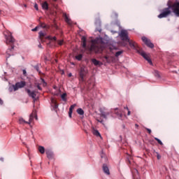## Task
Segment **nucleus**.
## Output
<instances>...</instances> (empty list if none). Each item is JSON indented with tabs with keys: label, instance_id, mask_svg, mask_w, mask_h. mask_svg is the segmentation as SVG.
Here are the masks:
<instances>
[{
	"label": "nucleus",
	"instance_id": "obj_2",
	"mask_svg": "<svg viewBox=\"0 0 179 179\" xmlns=\"http://www.w3.org/2000/svg\"><path fill=\"white\" fill-rule=\"evenodd\" d=\"M119 36L121 40H122L123 41H127V43H129L131 48H136V43L129 40V38L128 37V31L127 30H122Z\"/></svg>",
	"mask_w": 179,
	"mask_h": 179
},
{
	"label": "nucleus",
	"instance_id": "obj_39",
	"mask_svg": "<svg viewBox=\"0 0 179 179\" xmlns=\"http://www.w3.org/2000/svg\"><path fill=\"white\" fill-rule=\"evenodd\" d=\"M36 87L38 89V90H42L41 87H40V84H38Z\"/></svg>",
	"mask_w": 179,
	"mask_h": 179
},
{
	"label": "nucleus",
	"instance_id": "obj_24",
	"mask_svg": "<svg viewBox=\"0 0 179 179\" xmlns=\"http://www.w3.org/2000/svg\"><path fill=\"white\" fill-rule=\"evenodd\" d=\"M77 113H78V114H79V115H84V114H85V111H83V109H82L80 108L77 109Z\"/></svg>",
	"mask_w": 179,
	"mask_h": 179
},
{
	"label": "nucleus",
	"instance_id": "obj_18",
	"mask_svg": "<svg viewBox=\"0 0 179 179\" xmlns=\"http://www.w3.org/2000/svg\"><path fill=\"white\" fill-rule=\"evenodd\" d=\"M42 8H43L44 10H48V3H47V1H44V2L42 3Z\"/></svg>",
	"mask_w": 179,
	"mask_h": 179
},
{
	"label": "nucleus",
	"instance_id": "obj_46",
	"mask_svg": "<svg viewBox=\"0 0 179 179\" xmlns=\"http://www.w3.org/2000/svg\"><path fill=\"white\" fill-rule=\"evenodd\" d=\"M98 122H101V124H103V120H97Z\"/></svg>",
	"mask_w": 179,
	"mask_h": 179
},
{
	"label": "nucleus",
	"instance_id": "obj_23",
	"mask_svg": "<svg viewBox=\"0 0 179 179\" xmlns=\"http://www.w3.org/2000/svg\"><path fill=\"white\" fill-rule=\"evenodd\" d=\"M44 37H45V33H44L43 31H40L39 32V38H40L41 41H43V38H44Z\"/></svg>",
	"mask_w": 179,
	"mask_h": 179
},
{
	"label": "nucleus",
	"instance_id": "obj_37",
	"mask_svg": "<svg viewBox=\"0 0 179 179\" xmlns=\"http://www.w3.org/2000/svg\"><path fill=\"white\" fill-rule=\"evenodd\" d=\"M43 83V86H47V83L44 80V79H41Z\"/></svg>",
	"mask_w": 179,
	"mask_h": 179
},
{
	"label": "nucleus",
	"instance_id": "obj_30",
	"mask_svg": "<svg viewBox=\"0 0 179 179\" xmlns=\"http://www.w3.org/2000/svg\"><path fill=\"white\" fill-rule=\"evenodd\" d=\"M8 90H9V92H13V90L15 91V85H13V86L10 87L8 88Z\"/></svg>",
	"mask_w": 179,
	"mask_h": 179
},
{
	"label": "nucleus",
	"instance_id": "obj_49",
	"mask_svg": "<svg viewBox=\"0 0 179 179\" xmlns=\"http://www.w3.org/2000/svg\"><path fill=\"white\" fill-rule=\"evenodd\" d=\"M69 78H71V76H72V73H70L69 74Z\"/></svg>",
	"mask_w": 179,
	"mask_h": 179
},
{
	"label": "nucleus",
	"instance_id": "obj_55",
	"mask_svg": "<svg viewBox=\"0 0 179 179\" xmlns=\"http://www.w3.org/2000/svg\"><path fill=\"white\" fill-rule=\"evenodd\" d=\"M115 110H118V108H115Z\"/></svg>",
	"mask_w": 179,
	"mask_h": 179
},
{
	"label": "nucleus",
	"instance_id": "obj_25",
	"mask_svg": "<svg viewBox=\"0 0 179 179\" xmlns=\"http://www.w3.org/2000/svg\"><path fill=\"white\" fill-rule=\"evenodd\" d=\"M83 58V55L82 54H80L76 56V59H77V61H82Z\"/></svg>",
	"mask_w": 179,
	"mask_h": 179
},
{
	"label": "nucleus",
	"instance_id": "obj_44",
	"mask_svg": "<svg viewBox=\"0 0 179 179\" xmlns=\"http://www.w3.org/2000/svg\"><path fill=\"white\" fill-rule=\"evenodd\" d=\"M35 69H36L37 72H38V66H35Z\"/></svg>",
	"mask_w": 179,
	"mask_h": 179
},
{
	"label": "nucleus",
	"instance_id": "obj_7",
	"mask_svg": "<svg viewBox=\"0 0 179 179\" xmlns=\"http://www.w3.org/2000/svg\"><path fill=\"white\" fill-rule=\"evenodd\" d=\"M141 40L142 41H143V43H145L147 47H149L150 48H153L155 47V45L152 43L150 40L146 38L145 36H143L141 38Z\"/></svg>",
	"mask_w": 179,
	"mask_h": 179
},
{
	"label": "nucleus",
	"instance_id": "obj_29",
	"mask_svg": "<svg viewBox=\"0 0 179 179\" xmlns=\"http://www.w3.org/2000/svg\"><path fill=\"white\" fill-rule=\"evenodd\" d=\"M155 140L157 141V142L159 144V145H163V142H162V141L160 139H159L158 138H155Z\"/></svg>",
	"mask_w": 179,
	"mask_h": 179
},
{
	"label": "nucleus",
	"instance_id": "obj_15",
	"mask_svg": "<svg viewBox=\"0 0 179 179\" xmlns=\"http://www.w3.org/2000/svg\"><path fill=\"white\" fill-rule=\"evenodd\" d=\"M101 117H103V118H104L105 120H107V115H110V113L107 112H104V111H101Z\"/></svg>",
	"mask_w": 179,
	"mask_h": 179
},
{
	"label": "nucleus",
	"instance_id": "obj_48",
	"mask_svg": "<svg viewBox=\"0 0 179 179\" xmlns=\"http://www.w3.org/2000/svg\"><path fill=\"white\" fill-rule=\"evenodd\" d=\"M120 119H121V118H122V114H120V117H119Z\"/></svg>",
	"mask_w": 179,
	"mask_h": 179
},
{
	"label": "nucleus",
	"instance_id": "obj_20",
	"mask_svg": "<svg viewBox=\"0 0 179 179\" xmlns=\"http://www.w3.org/2000/svg\"><path fill=\"white\" fill-rule=\"evenodd\" d=\"M47 40H50V41H57V37L55 36H48L45 37Z\"/></svg>",
	"mask_w": 179,
	"mask_h": 179
},
{
	"label": "nucleus",
	"instance_id": "obj_28",
	"mask_svg": "<svg viewBox=\"0 0 179 179\" xmlns=\"http://www.w3.org/2000/svg\"><path fill=\"white\" fill-rule=\"evenodd\" d=\"M76 107V103L71 105L69 108V111L73 112V108H75Z\"/></svg>",
	"mask_w": 179,
	"mask_h": 179
},
{
	"label": "nucleus",
	"instance_id": "obj_54",
	"mask_svg": "<svg viewBox=\"0 0 179 179\" xmlns=\"http://www.w3.org/2000/svg\"><path fill=\"white\" fill-rule=\"evenodd\" d=\"M136 127H138V124H136Z\"/></svg>",
	"mask_w": 179,
	"mask_h": 179
},
{
	"label": "nucleus",
	"instance_id": "obj_36",
	"mask_svg": "<svg viewBox=\"0 0 179 179\" xmlns=\"http://www.w3.org/2000/svg\"><path fill=\"white\" fill-rule=\"evenodd\" d=\"M157 157L158 160H160V159H162V156H160L158 152H157Z\"/></svg>",
	"mask_w": 179,
	"mask_h": 179
},
{
	"label": "nucleus",
	"instance_id": "obj_56",
	"mask_svg": "<svg viewBox=\"0 0 179 179\" xmlns=\"http://www.w3.org/2000/svg\"><path fill=\"white\" fill-rule=\"evenodd\" d=\"M1 10H0V14H1Z\"/></svg>",
	"mask_w": 179,
	"mask_h": 179
},
{
	"label": "nucleus",
	"instance_id": "obj_14",
	"mask_svg": "<svg viewBox=\"0 0 179 179\" xmlns=\"http://www.w3.org/2000/svg\"><path fill=\"white\" fill-rule=\"evenodd\" d=\"M64 20L66 22L68 23V24H69V26H72V24H73V22H72V20L68 17V15H66V13L64 14Z\"/></svg>",
	"mask_w": 179,
	"mask_h": 179
},
{
	"label": "nucleus",
	"instance_id": "obj_10",
	"mask_svg": "<svg viewBox=\"0 0 179 179\" xmlns=\"http://www.w3.org/2000/svg\"><path fill=\"white\" fill-rule=\"evenodd\" d=\"M51 101V107H52V110L54 111H57V108H58V103H57V100H55L54 98L50 99Z\"/></svg>",
	"mask_w": 179,
	"mask_h": 179
},
{
	"label": "nucleus",
	"instance_id": "obj_11",
	"mask_svg": "<svg viewBox=\"0 0 179 179\" xmlns=\"http://www.w3.org/2000/svg\"><path fill=\"white\" fill-rule=\"evenodd\" d=\"M86 73H87L86 69H85L84 67H81L79 73L81 80H83V79L85 78V76H86Z\"/></svg>",
	"mask_w": 179,
	"mask_h": 179
},
{
	"label": "nucleus",
	"instance_id": "obj_57",
	"mask_svg": "<svg viewBox=\"0 0 179 179\" xmlns=\"http://www.w3.org/2000/svg\"><path fill=\"white\" fill-rule=\"evenodd\" d=\"M54 1H57V0H54Z\"/></svg>",
	"mask_w": 179,
	"mask_h": 179
},
{
	"label": "nucleus",
	"instance_id": "obj_34",
	"mask_svg": "<svg viewBox=\"0 0 179 179\" xmlns=\"http://www.w3.org/2000/svg\"><path fill=\"white\" fill-rule=\"evenodd\" d=\"M34 8H35L36 10H38V5L37 4V3H35Z\"/></svg>",
	"mask_w": 179,
	"mask_h": 179
},
{
	"label": "nucleus",
	"instance_id": "obj_9",
	"mask_svg": "<svg viewBox=\"0 0 179 179\" xmlns=\"http://www.w3.org/2000/svg\"><path fill=\"white\" fill-rule=\"evenodd\" d=\"M172 8H173V13H175L176 16L179 17V2L175 3L173 5Z\"/></svg>",
	"mask_w": 179,
	"mask_h": 179
},
{
	"label": "nucleus",
	"instance_id": "obj_52",
	"mask_svg": "<svg viewBox=\"0 0 179 179\" xmlns=\"http://www.w3.org/2000/svg\"><path fill=\"white\" fill-rule=\"evenodd\" d=\"M135 171H136V173H138V170L135 169Z\"/></svg>",
	"mask_w": 179,
	"mask_h": 179
},
{
	"label": "nucleus",
	"instance_id": "obj_47",
	"mask_svg": "<svg viewBox=\"0 0 179 179\" xmlns=\"http://www.w3.org/2000/svg\"><path fill=\"white\" fill-rule=\"evenodd\" d=\"M38 48H43V46L41 45V44H39V45H38Z\"/></svg>",
	"mask_w": 179,
	"mask_h": 179
},
{
	"label": "nucleus",
	"instance_id": "obj_6",
	"mask_svg": "<svg viewBox=\"0 0 179 179\" xmlns=\"http://www.w3.org/2000/svg\"><path fill=\"white\" fill-rule=\"evenodd\" d=\"M138 54L144 59L148 61L150 65H152L153 63L152 62V60L150 59V57H149V55L146 54V52L142 51V50H138Z\"/></svg>",
	"mask_w": 179,
	"mask_h": 179
},
{
	"label": "nucleus",
	"instance_id": "obj_42",
	"mask_svg": "<svg viewBox=\"0 0 179 179\" xmlns=\"http://www.w3.org/2000/svg\"><path fill=\"white\" fill-rule=\"evenodd\" d=\"M146 129H147L148 134H152V130L150 129L146 128Z\"/></svg>",
	"mask_w": 179,
	"mask_h": 179
},
{
	"label": "nucleus",
	"instance_id": "obj_35",
	"mask_svg": "<svg viewBox=\"0 0 179 179\" xmlns=\"http://www.w3.org/2000/svg\"><path fill=\"white\" fill-rule=\"evenodd\" d=\"M72 113H73V112H72V111H71V110L69 111V117L70 118H72Z\"/></svg>",
	"mask_w": 179,
	"mask_h": 179
},
{
	"label": "nucleus",
	"instance_id": "obj_51",
	"mask_svg": "<svg viewBox=\"0 0 179 179\" xmlns=\"http://www.w3.org/2000/svg\"><path fill=\"white\" fill-rule=\"evenodd\" d=\"M27 6L26 4H24V8H27Z\"/></svg>",
	"mask_w": 179,
	"mask_h": 179
},
{
	"label": "nucleus",
	"instance_id": "obj_12",
	"mask_svg": "<svg viewBox=\"0 0 179 179\" xmlns=\"http://www.w3.org/2000/svg\"><path fill=\"white\" fill-rule=\"evenodd\" d=\"M26 92H27L28 96H29V97H32V99L34 100H36V91H31L29 89H26Z\"/></svg>",
	"mask_w": 179,
	"mask_h": 179
},
{
	"label": "nucleus",
	"instance_id": "obj_45",
	"mask_svg": "<svg viewBox=\"0 0 179 179\" xmlns=\"http://www.w3.org/2000/svg\"><path fill=\"white\" fill-rule=\"evenodd\" d=\"M22 72H23V75H26L27 73L26 70H23Z\"/></svg>",
	"mask_w": 179,
	"mask_h": 179
},
{
	"label": "nucleus",
	"instance_id": "obj_21",
	"mask_svg": "<svg viewBox=\"0 0 179 179\" xmlns=\"http://www.w3.org/2000/svg\"><path fill=\"white\" fill-rule=\"evenodd\" d=\"M81 41L83 43V48H86V38H85V36H82Z\"/></svg>",
	"mask_w": 179,
	"mask_h": 179
},
{
	"label": "nucleus",
	"instance_id": "obj_43",
	"mask_svg": "<svg viewBox=\"0 0 179 179\" xmlns=\"http://www.w3.org/2000/svg\"><path fill=\"white\" fill-rule=\"evenodd\" d=\"M2 104H3V101L0 99V106H2Z\"/></svg>",
	"mask_w": 179,
	"mask_h": 179
},
{
	"label": "nucleus",
	"instance_id": "obj_5",
	"mask_svg": "<svg viewBox=\"0 0 179 179\" xmlns=\"http://www.w3.org/2000/svg\"><path fill=\"white\" fill-rule=\"evenodd\" d=\"M171 15V8L170 7L165 8L162 10V12L158 15L159 19H163V17H167Z\"/></svg>",
	"mask_w": 179,
	"mask_h": 179
},
{
	"label": "nucleus",
	"instance_id": "obj_31",
	"mask_svg": "<svg viewBox=\"0 0 179 179\" xmlns=\"http://www.w3.org/2000/svg\"><path fill=\"white\" fill-rule=\"evenodd\" d=\"M154 73H155V76L159 78V71H158L155 70L154 71Z\"/></svg>",
	"mask_w": 179,
	"mask_h": 179
},
{
	"label": "nucleus",
	"instance_id": "obj_4",
	"mask_svg": "<svg viewBox=\"0 0 179 179\" xmlns=\"http://www.w3.org/2000/svg\"><path fill=\"white\" fill-rule=\"evenodd\" d=\"M38 120V117H37V111L36 110H34L31 113V114L29 115V122H27L23 119L22 117H20L18 120V123L20 124L21 125H24V124H31L33 122V120Z\"/></svg>",
	"mask_w": 179,
	"mask_h": 179
},
{
	"label": "nucleus",
	"instance_id": "obj_13",
	"mask_svg": "<svg viewBox=\"0 0 179 179\" xmlns=\"http://www.w3.org/2000/svg\"><path fill=\"white\" fill-rule=\"evenodd\" d=\"M103 171L106 176H110V169H108V166H107V164H103L102 166Z\"/></svg>",
	"mask_w": 179,
	"mask_h": 179
},
{
	"label": "nucleus",
	"instance_id": "obj_1",
	"mask_svg": "<svg viewBox=\"0 0 179 179\" xmlns=\"http://www.w3.org/2000/svg\"><path fill=\"white\" fill-rule=\"evenodd\" d=\"M4 36L6 44H9L10 45H11L10 48L8 49L6 52V54H8L9 57H10V55H12V52L13 51L14 48L13 44H15L16 40L15 39V38H13V36H12V32L9 31H6L4 33Z\"/></svg>",
	"mask_w": 179,
	"mask_h": 179
},
{
	"label": "nucleus",
	"instance_id": "obj_26",
	"mask_svg": "<svg viewBox=\"0 0 179 179\" xmlns=\"http://www.w3.org/2000/svg\"><path fill=\"white\" fill-rule=\"evenodd\" d=\"M61 97H62V99L63 101H66V93L62 94Z\"/></svg>",
	"mask_w": 179,
	"mask_h": 179
},
{
	"label": "nucleus",
	"instance_id": "obj_17",
	"mask_svg": "<svg viewBox=\"0 0 179 179\" xmlns=\"http://www.w3.org/2000/svg\"><path fill=\"white\" fill-rule=\"evenodd\" d=\"M92 64L95 65V66H97V65H102V64L100 62V61L96 59H92Z\"/></svg>",
	"mask_w": 179,
	"mask_h": 179
},
{
	"label": "nucleus",
	"instance_id": "obj_27",
	"mask_svg": "<svg viewBox=\"0 0 179 179\" xmlns=\"http://www.w3.org/2000/svg\"><path fill=\"white\" fill-rule=\"evenodd\" d=\"M124 52V51H122V50H120V51H118V52H116V53H115V57H120V55H121V54H122Z\"/></svg>",
	"mask_w": 179,
	"mask_h": 179
},
{
	"label": "nucleus",
	"instance_id": "obj_53",
	"mask_svg": "<svg viewBox=\"0 0 179 179\" xmlns=\"http://www.w3.org/2000/svg\"><path fill=\"white\" fill-rule=\"evenodd\" d=\"M71 64H72V65H74V64H73V63H71Z\"/></svg>",
	"mask_w": 179,
	"mask_h": 179
},
{
	"label": "nucleus",
	"instance_id": "obj_50",
	"mask_svg": "<svg viewBox=\"0 0 179 179\" xmlns=\"http://www.w3.org/2000/svg\"><path fill=\"white\" fill-rule=\"evenodd\" d=\"M0 160H1V162H3V158H1Z\"/></svg>",
	"mask_w": 179,
	"mask_h": 179
},
{
	"label": "nucleus",
	"instance_id": "obj_19",
	"mask_svg": "<svg viewBox=\"0 0 179 179\" xmlns=\"http://www.w3.org/2000/svg\"><path fill=\"white\" fill-rule=\"evenodd\" d=\"M46 155H47V157H48L49 159H52L54 156V153H52V152H51L50 150H47Z\"/></svg>",
	"mask_w": 179,
	"mask_h": 179
},
{
	"label": "nucleus",
	"instance_id": "obj_33",
	"mask_svg": "<svg viewBox=\"0 0 179 179\" xmlns=\"http://www.w3.org/2000/svg\"><path fill=\"white\" fill-rule=\"evenodd\" d=\"M58 44L59 45H62L64 44V41L62 40L58 41Z\"/></svg>",
	"mask_w": 179,
	"mask_h": 179
},
{
	"label": "nucleus",
	"instance_id": "obj_3",
	"mask_svg": "<svg viewBox=\"0 0 179 179\" xmlns=\"http://www.w3.org/2000/svg\"><path fill=\"white\" fill-rule=\"evenodd\" d=\"M95 43L96 45H92L90 47V51H92V50H94V47H97V48L100 50V51H103V50H104V48H106V40H104V38H97L95 40Z\"/></svg>",
	"mask_w": 179,
	"mask_h": 179
},
{
	"label": "nucleus",
	"instance_id": "obj_41",
	"mask_svg": "<svg viewBox=\"0 0 179 179\" xmlns=\"http://www.w3.org/2000/svg\"><path fill=\"white\" fill-rule=\"evenodd\" d=\"M105 59L106 60V62H110L109 59H108V57L105 56L104 57Z\"/></svg>",
	"mask_w": 179,
	"mask_h": 179
},
{
	"label": "nucleus",
	"instance_id": "obj_22",
	"mask_svg": "<svg viewBox=\"0 0 179 179\" xmlns=\"http://www.w3.org/2000/svg\"><path fill=\"white\" fill-rule=\"evenodd\" d=\"M38 151L40 152V153H41V155H44V153H45V148H44V147L40 145L38 147Z\"/></svg>",
	"mask_w": 179,
	"mask_h": 179
},
{
	"label": "nucleus",
	"instance_id": "obj_32",
	"mask_svg": "<svg viewBox=\"0 0 179 179\" xmlns=\"http://www.w3.org/2000/svg\"><path fill=\"white\" fill-rule=\"evenodd\" d=\"M124 109L127 110V115H131V111L129 110V108L128 107H124Z\"/></svg>",
	"mask_w": 179,
	"mask_h": 179
},
{
	"label": "nucleus",
	"instance_id": "obj_16",
	"mask_svg": "<svg viewBox=\"0 0 179 179\" xmlns=\"http://www.w3.org/2000/svg\"><path fill=\"white\" fill-rule=\"evenodd\" d=\"M92 129L93 135H95V136H101V135H100V132H99L97 130L94 129V127H92Z\"/></svg>",
	"mask_w": 179,
	"mask_h": 179
},
{
	"label": "nucleus",
	"instance_id": "obj_40",
	"mask_svg": "<svg viewBox=\"0 0 179 179\" xmlns=\"http://www.w3.org/2000/svg\"><path fill=\"white\" fill-rule=\"evenodd\" d=\"M41 27H43V29H45V27H47V25H45V24H41Z\"/></svg>",
	"mask_w": 179,
	"mask_h": 179
},
{
	"label": "nucleus",
	"instance_id": "obj_38",
	"mask_svg": "<svg viewBox=\"0 0 179 179\" xmlns=\"http://www.w3.org/2000/svg\"><path fill=\"white\" fill-rule=\"evenodd\" d=\"M38 27H36L35 28L32 29V31H37Z\"/></svg>",
	"mask_w": 179,
	"mask_h": 179
},
{
	"label": "nucleus",
	"instance_id": "obj_8",
	"mask_svg": "<svg viewBox=\"0 0 179 179\" xmlns=\"http://www.w3.org/2000/svg\"><path fill=\"white\" fill-rule=\"evenodd\" d=\"M14 92H16V90H19V89H22V87L26 86V82L24 81H20L17 82L14 85Z\"/></svg>",
	"mask_w": 179,
	"mask_h": 179
}]
</instances>
